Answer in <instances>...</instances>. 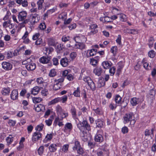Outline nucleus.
<instances>
[{
  "mask_svg": "<svg viewBox=\"0 0 156 156\" xmlns=\"http://www.w3.org/2000/svg\"><path fill=\"white\" fill-rule=\"evenodd\" d=\"M77 126L81 131L83 133H86L84 132L85 129L88 131L90 130V127L86 120H83L82 122H80L77 124Z\"/></svg>",
  "mask_w": 156,
  "mask_h": 156,
  "instance_id": "obj_1",
  "label": "nucleus"
},
{
  "mask_svg": "<svg viewBox=\"0 0 156 156\" xmlns=\"http://www.w3.org/2000/svg\"><path fill=\"white\" fill-rule=\"evenodd\" d=\"M123 119L124 122L125 123L130 122V124L133 125L135 122L134 115L133 113L130 112L126 114L123 117Z\"/></svg>",
  "mask_w": 156,
  "mask_h": 156,
  "instance_id": "obj_2",
  "label": "nucleus"
},
{
  "mask_svg": "<svg viewBox=\"0 0 156 156\" xmlns=\"http://www.w3.org/2000/svg\"><path fill=\"white\" fill-rule=\"evenodd\" d=\"M84 81L87 82L90 89L93 91L96 89L95 84L91 80L90 77L88 76H86L83 78Z\"/></svg>",
  "mask_w": 156,
  "mask_h": 156,
  "instance_id": "obj_3",
  "label": "nucleus"
},
{
  "mask_svg": "<svg viewBox=\"0 0 156 156\" xmlns=\"http://www.w3.org/2000/svg\"><path fill=\"white\" fill-rule=\"evenodd\" d=\"M27 16V13L25 11H21L19 13L18 18L19 21H22L25 19Z\"/></svg>",
  "mask_w": 156,
  "mask_h": 156,
  "instance_id": "obj_4",
  "label": "nucleus"
},
{
  "mask_svg": "<svg viewBox=\"0 0 156 156\" xmlns=\"http://www.w3.org/2000/svg\"><path fill=\"white\" fill-rule=\"evenodd\" d=\"M2 65L3 68L5 70H10L12 69V65L9 62H3L2 63Z\"/></svg>",
  "mask_w": 156,
  "mask_h": 156,
  "instance_id": "obj_5",
  "label": "nucleus"
},
{
  "mask_svg": "<svg viewBox=\"0 0 156 156\" xmlns=\"http://www.w3.org/2000/svg\"><path fill=\"white\" fill-rule=\"evenodd\" d=\"M70 61L69 59L66 57L62 58L60 61L61 65L63 67H66L69 65Z\"/></svg>",
  "mask_w": 156,
  "mask_h": 156,
  "instance_id": "obj_6",
  "label": "nucleus"
},
{
  "mask_svg": "<svg viewBox=\"0 0 156 156\" xmlns=\"http://www.w3.org/2000/svg\"><path fill=\"white\" fill-rule=\"evenodd\" d=\"M34 108L36 111L38 112L41 111H44L45 110V106L41 104L35 105Z\"/></svg>",
  "mask_w": 156,
  "mask_h": 156,
  "instance_id": "obj_7",
  "label": "nucleus"
},
{
  "mask_svg": "<svg viewBox=\"0 0 156 156\" xmlns=\"http://www.w3.org/2000/svg\"><path fill=\"white\" fill-rule=\"evenodd\" d=\"M11 98L12 100H14L18 99V92L17 90L16 89H14L11 92Z\"/></svg>",
  "mask_w": 156,
  "mask_h": 156,
  "instance_id": "obj_8",
  "label": "nucleus"
},
{
  "mask_svg": "<svg viewBox=\"0 0 156 156\" xmlns=\"http://www.w3.org/2000/svg\"><path fill=\"white\" fill-rule=\"evenodd\" d=\"M41 138V134L39 132H36L34 133L32 137V141H36L40 139Z\"/></svg>",
  "mask_w": 156,
  "mask_h": 156,
  "instance_id": "obj_9",
  "label": "nucleus"
},
{
  "mask_svg": "<svg viewBox=\"0 0 156 156\" xmlns=\"http://www.w3.org/2000/svg\"><path fill=\"white\" fill-rule=\"evenodd\" d=\"M74 47L76 49L83 50L85 48V45L83 43L78 42L75 44Z\"/></svg>",
  "mask_w": 156,
  "mask_h": 156,
  "instance_id": "obj_10",
  "label": "nucleus"
},
{
  "mask_svg": "<svg viewBox=\"0 0 156 156\" xmlns=\"http://www.w3.org/2000/svg\"><path fill=\"white\" fill-rule=\"evenodd\" d=\"M97 51V50L94 49H92L90 50H87V57H88L91 56H94L96 55Z\"/></svg>",
  "mask_w": 156,
  "mask_h": 156,
  "instance_id": "obj_11",
  "label": "nucleus"
},
{
  "mask_svg": "<svg viewBox=\"0 0 156 156\" xmlns=\"http://www.w3.org/2000/svg\"><path fill=\"white\" fill-rule=\"evenodd\" d=\"M93 73L98 76H100L102 73V70L100 67H97L95 68L94 70Z\"/></svg>",
  "mask_w": 156,
  "mask_h": 156,
  "instance_id": "obj_12",
  "label": "nucleus"
},
{
  "mask_svg": "<svg viewBox=\"0 0 156 156\" xmlns=\"http://www.w3.org/2000/svg\"><path fill=\"white\" fill-rule=\"evenodd\" d=\"M112 63L111 62L108 61H105L103 62L101 64L102 66L105 69H109L111 67Z\"/></svg>",
  "mask_w": 156,
  "mask_h": 156,
  "instance_id": "obj_13",
  "label": "nucleus"
},
{
  "mask_svg": "<svg viewBox=\"0 0 156 156\" xmlns=\"http://www.w3.org/2000/svg\"><path fill=\"white\" fill-rule=\"evenodd\" d=\"M51 58L49 56H43L41 57L40 59V62L42 63H47L50 60Z\"/></svg>",
  "mask_w": 156,
  "mask_h": 156,
  "instance_id": "obj_14",
  "label": "nucleus"
},
{
  "mask_svg": "<svg viewBox=\"0 0 156 156\" xmlns=\"http://www.w3.org/2000/svg\"><path fill=\"white\" fill-rule=\"evenodd\" d=\"M26 68L29 70H33L36 67V65L34 63H29L26 66Z\"/></svg>",
  "mask_w": 156,
  "mask_h": 156,
  "instance_id": "obj_15",
  "label": "nucleus"
},
{
  "mask_svg": "<svg viewBox=\"0 0 156 156\" xmlns=\"http://www.w3.org/2000/svg\"><path fill=\"white\" fill-rule=\"evenodd\" d=\"M39 15L37 14H33L32 16L31 22L34 23H37L39 20Z\"/></svg>",
  "mask_w": 156,
  "mask_h": 156,
  "instance_id": "obj_16",
  "label": "nucleus"
},
{
  "mask_svg": "<svg viewBox=\"0 0 156 156\" xmlns=\"http://www.w3.org/2000/svg\"><path fill=\"white\" fill-rule=\"evenodd\" d=\"M16 2L19 4L22 5L24 7H26L28 5V2L26 0H16Z\"/></svg>",
  "mask_w": 156,
  "mask_h": 156,
  "instance_id": "obj_17",
  "label": "nucleus"
},
{
  "mask_svg": "<svg viewBox=\"0 0 156 156\" xmlns=\"http://www.w3.org/2000/svg\"><path fill=\"white\" fill-rule=\"evenodd\" d=\"M60 101L61 99L59 97L56 98L49 101L48 103V105H54Z\"/></svg>",
  "mask_w": 156,
  "mask_h": 156,
  "instance_id": "obj_18",
  "label": "nucleus"
},
{
  "mask_svg": "<svg viewBox=\"0 0 156 156\" xmlns=\"http://www.w3.org/2000/svg\"><path fill=\"white\" fill-rule=\"evenodd\" d=\"M64 80L63 78L62 77L61 78L55 80L54 84L58 85L59 86H62V83Z\"/></svg>",
  "mask_w": 156,
  "mask_h": 156,
  "instance_id": "obj_19",
  "label": "nucleus"
},
{
  "mask_svg": "<svg viewBox=\"0 0 156 156\" xmlns=\"http://www.w3.org/2000/svg\"><path fill=\"white\" fill-rule=\"evenodd\" d=\"M57 146L55 144H51L49 147V151L51 152H54L57 149Z\"/></svg>",
  "mask_w": 156,
  "mask_h": 156,
  "instance_id": "obj_20",
  "label": "nucleus"
},
{
  "mask_svg": "<svg viewBox=\"0 0 156 156\" xmlns=\"http://www.w3.org/2000/svg\"><path fill=\"white\" fill-rule=\"evenodd\" d=\"M40 89L38 87L36 86L34 87L31 91V94L34 95L37 94L39 91Z\"/></svg>",
  "mask_w": 156,
  "mask_h": 156,
  "instance_id": "obj_21",
  "label": "nucleus"
},
{
  "mask_svg": "<svg viewBox=\"0 0 156 156\" xmlns=\"http://www.w3.org/2000/svg\"><path fill=\"white\" fill-rule=\"evenodd\" d=\"M105 85V82L103 78L100 79L98 82V87L100 88L104 86Z\"/></svg>",
  "mask_w": 156,
  "mask_h": 156,
  "instance_id": "obj_22",
  "label": "nucleus"
},
{
  "mask_svg": "<svg viewBox=\"0 0 156 156\" xmlns=\"http://www.w3.org/2000/svg\"><path fill=\"white\" fill-rule=\"evenodd\" d=\"M95 140L96 141L98 142H102L103 140V137L101 134L97 135L95 138Z\"/></svg>",
  "mask_w": 156,
  "mask_h": 156,
  "instance_id": "obj_23",
  "label": "nucleus"
},
{
  "mask_svg": "<svg viewBox=\"0 0 156 156\" xmlns=\"http://www.w3.org/2000/svg\"><path fill=\"white\" fill-rule=\"evenodd\" d=\"M130 102L133 106H135L139 103V99L136 98H133Z\"/></svg>",
  "mask_w": 156,
  "mask_h": 156,
  "instance_id": "obj_24",
  "label": "nucleus"
},
{
  "mask_svg": "<svg viewBox=\"0 0 156 156\" xmlns=\"http://www.w3.org/2000/svg\"><path fill=\"white\" fill-rule=\"evenodd\" d=\"M10 90L9 87L4 88L2 91V93L4 95H8Z\"/></svg>",
  "mask_w": 156,
  "mask_h": 156,
  "instance_id": "obj_25",
  "label": "nucleus"
},
{
  "mask_svg": "<svg viewBox=\"0 0 156 156\" xmlns=\"http://www.w3.org/2000/svg\"><path fill=\"white\" fill-rule=\"evenodd\" d=\"M44 2V0H39L37 2V5H38V9L41 10L42 9L43 7V4Z\"/></svg>",
  "mask_w": 156,
  "mask_h": 156,
  "instance_id": "obj_26",
  "label": "nucleus"
},
{
  "mask_svg": "<svg viewBox=\"0 0 156 156\" xmlns=\"http://www.w3.org/2000/svg\"><path fill=\"white\" fill-rule=\"evenodd\" d=\"M81 147L80 143L77 140H75V146L73 147V149L74 151L76 150L78 148Z\"/></svg>",
  "mask_w": 156,
  "mask_h": 156,
  "instance_id": "obj_27",
  "label": "nucleus"
},
{
  "mask_svg": "<svg viewBox=\"0 0 156 156\" xmlns=\"http://www.w3.org/2000/svg\"><path fill=\"white\" fill-rule=\"evenodd\" d=\"M71 112L72 115V117L75 118L76 116V109L74 106H72L71 109Z\"/></svg>",
  "mask_w": 156,
  "mask_h": 156,
  "instance_id": "obj_28",
  "label": "nucleus"
},
{
  "mask_svg": "<svg viewBox=\"0 0 156 156\" xmlns=\"http://www.w3.org/2000/svg\"><path fill=\"white\" fill-rule=\"evenodd\" d=\"M32 100L34 103H37L40 102L42 99L39 97H34L32 98Z\"/></svg>",
  "mask_w": 156,
  "mask_h": 156,
  "instance_id": "obj_29",
  "label": "nucleus"
},
{
  "mask_svg": "<svg viewBox=\"0 0 156 156\" xmlns=\"http://www.w3.org/2000/svg\"><path fill=\"white\" fill-rule=\"evenodd\" d=\"M154 41V39L153 37H151L149 39L148 44L150 48L153 46Z\"/></svg>",
  "mask_w": 156,
  "mask_h": 156,
  "instance_id": "obj_30",
  "label": "nucleus"
},
{
  "mask_svg": "<svg viewBox=\"0 0 156 156\" xmlns=\"http://www.w3.org/2000/svg\"><path fill=\"white\" fill-rule=\"evenodd\" d=\"M56 109L58 115V114L60 115L63 112L62 107L59 105H58L56 106Z\"/></svg>",
  "mask_w": 156,
  "mask_h": 156,
  "instance_id": "obj_31",
  "label": "nucleus"
},
{
  "mask_svg": "<svg viewBox=\"0 0 156 156\" xmlns=\"http://www.w3.org/2000/svg\"><path fill=\"white\" fill-rule=\"evenodd\" d=\"M6 140L7 143L10 144L13 140V137L11 135H9V137L6 138Z\"/></svg>",
  "mask_w": 156,
  "mask_h": 156,
  "instance_id": "obj_32",
  "label": "nucleus"
},
{
  "mask_svg": "<svg viewBox=\"0 0 156 156\" xmlns=\"http://www.w3.org/2000/svg\"><path fill=\"white\" fill-rule=\"evenodd\" d=\"M117 50L118 48L116 46L112 47L111 49V51L112 53L114 55H115L116 54Z\"/></svg>",
  "mask_w": 156,
  "mask_h": 156,
  "instance_id": "obj_33",
  "label": "nucleus"
},
{
  "mask_svg": "<svg viewBox=\"0 0 156 156\" xmlns=\"http://www.w3.org/2000/svg\"><path fill=\"white\" fill-rule=\"evenodd\" d=\"M118 15H120V20L122 21H125L126 20V15L123 14H121L119 15L118 14Z\"/></svg>",
  "mask_w": 156,
  "mask_h": 156,
  "instance_id": "obj_34",
  "label": "nucleus"
},
{
  "mask_svg": "<svg viewBox=\"0 0 156 156\" xmlns=\"http://www.w3.org/2000/svg\"><path fill=\"white\" fill-rule=\"evenodd\" d=\"M118 67L117 71H120L124 67V64L122 62H120L118 63Z\"/></svg>",
  "mask_w": 156,
  "mask_h": 156,
  "instance_id": "obj_35",
  "label": "nucleus"
},
{
  "mask_svg": "<svg viewBox=\"0 0 156 156\" xmlns=\"http://www.w3.org/2000/svg\"><path fill=\"white\" fill-rule=\"evenodd\" d=\"M122 98L119 95H116L115 98V102L117 103H120L121 101Z\"/></svg>",
  "mask_w": 156,
  "mask_h": 156,
  "instance_id": "obj_36",
  "label": "nucleus"
},
{
  "mask_svg": "<svg viewBox=\"0 0 156 156\" xmlns=\"http://www.w3.org/2000/svg\"><path fill=\"white\" fill-rule=\"evenodd\" d=\"M56 72L55 69H52L51 70L49 74V75L51 77H53L56 75Z\"/></svg>",
  "mask_w": 156,
  "mask_h": 156,
  "instance_id": "obj_37",
  "label": "nucleus"
},
{
  "mask_svg": "<svg viewBox=\"0 0 156 156\" xmlns=\"http://www.w3.org/2000/svg\"><path fill=\"white\" fill-rule=\"evenodd\" d=\"M44 125L42 124H41L37 125L36 127V130L38 131L39 132L41 131L44 127Z\"/></svg>",
  "mask_w": 156,
  "mask_h": 156,
  "instance_id": "obj_38",
  "label": "nucleus"
},
{
  "mask_svg": "<svg viewBox=\"0 0 156 156\" xmlns=\"http://www.w3.org/2000/svg\"><path fill=\"white\" fill-rule=\"evenodd\" d=\"M73 95L76 97H79L80 96V92L79 88L78 87L73 92Z\"/></svg>",
  "mask_w": 156,
  "mask_h": 156,
  "instance_id": "obj_39",
  "label": "nucleus"
},
{
  "mask_svg": "<svg viewBox=\"0 0 156 156\" xmlns=\"http://www.w3.org/2000/svg\"><path fill=\"white\" fill-rule=\"evenodd\" d=\"M44 147L43 146H41L38 149V152L39 155H42L44 152Z\"/></svg>",
  "mask_w": 156,
  "mask_h": 156,
  "instance_id": "obj_40",
  "label": "nucleus"
},
{
  "mask_svg": "<svg viewBox=\"0 0 156 156\" xmlns=\"http://www.w3.org/2000/svg\"><path fill=\"white\" fill-rule=\"evenodd\" d=\"M36 82L38 84H43L44 83V80L43 78L39 77L37 78Z\"/></svg>",
  "mask_w": 156,
  "mask_h": 156,
  "instance_id": "obj_41",
  "label": "nucleus"
},
{
  "mask_svg": "<svg viewBox=\"0 0 156 156\" xmlns=\"http://www.w3.org/2000/svg\"><path fill=\"white\" fill-rule=\"evenodd\" d=\"M98 63V60L92 58L90 59V63L92 65L95 66Z\"/></svg>",
  "mask_w": 156,
  "mask_h": 156,
  "instance_id": "obj_42",
  "label": "nucleus"
},
{
  "mask_svg": "<svg viewBox=\"0 0 156 156\" xmlns=\"http://www.w3.org/2000/svg\"><path fill=\"white\" fill-rule=\"evenodd\" d=\"M155 52L153 50H151L149 52L148 55L151 58H154L155 56Z\"/></svg>",
  "mask_w": 156,
  "mask_h": 156,
  "instance_id": "obj_43",
  "label": "nucleus"
},
{
  "mask_svg": "<svg viewBox=\"0 0 156 156\" xmlns=\"http://www.w3.org/2000/svg\"><path fill=\"white\" fill-rule=\"evenodd\" d=\"M69 39L70 37L69 36H66L65 35L63 36L62 38V41L65 42L69 41Z\"/></svg>",
  "mask_w": 156,
  "mask_h": 156,
  "instance_id": "obj_44",
  "label": "nucleus"
},
{
  "mask_svg": "<svg viewBox=\"0 0 156 156\" xmlns=\"http://www.w3.org/2000/svg\"><path fill=\"white\" fill-rule=\"evenodd\" d=\"M58 116L61 118V119H62L63 118H66L68 115L67 113H65L62 112V113L60 115H58Z\"/></svg>",
  "mask_w": 156,
  "mask_h": 156,
  "instance_id": "obj_45",
  "label": "nucleus"
},
{
  "mask_svg": "<svg viewBox=\"0 0 156 156\" xmlns=\"http://www.w3.org/2000/svg\"><path fill=\"white\" fill-rule=\"evenodd\" d=\"M8 123L9 126H13L15 125L16 123V121L12 120H9Z\"/></svg>",
  "mask_w": 156,
  "mask_h": 156,
  "instance_id": "obj_46",
  "label": "nucleus"
},
{
  "mask_svg": "<svg viewBox=\"0 0 156 156\" xmlns=\"http://www.w3.org/2000/svg\"><path fill=\"white\" fill-rule=\"evenodd\" d=\"M104 125V122L100 121H98L96 123L97 127L98 128H101Z\"/></svg>",
  "mask_w": 156,
  "mask_h": 156,
  "instance_id": "obj_47",
  "label": "nucleus"
},
{
  "mask_svg": "<svg viewBox=\"0 0 156 156\" xmlns=\"http://www.w3.org/2000/svg\"><path fill=\"white\" fill-rule=\"evenodd\" d=\"M53 134L52 133L48 134L46 136L45 138L47 140H51L52 138Z\"/></svg>",
  "mask_w": 156,
  "mask_h": 156,
  "instance_id": "obj_48",
  "label": "nucleus"
},
{
  "mask_svg": "<svg viewBox=\"0 0 156 156\" xmlns=\"http://www.w3.org/2000/svg\"><path fill=\"white\" fill-rule=\"evenodd\" d=\"M69 147V145L67 144L63 146L62 151L65 152H67Z\"/></svg>",
  "mask_w": 156,
  "mask_h": 156,
  "instance_id": "obj_49",
  "label": "nucleus"
},
{
  "mask_svg": "<svg viewBox=\"0 0 156 156\" xmlns=\"http://www.w3.org/2000/svg\"><path fill=\"white\" fill-rule=\"evenodd\" d=\"M65 128H67L69 129H71L72 128V125L71 123L68 122L65 125Z\"/></svg>",
  "mask_w": 156,
  "mask_h": 156,
  "instance_id": "obj_50",
  "label": "nucleus"
},
{
  "mask_svg": "<svg viewBox=\"0 0 156 156\" xmlns=\"http://www.w3.org/2000/svg\"><path fill=\"white\" fill-rule=\"evenodd\" d=\"M76 150H77V153L80 154H82L84 152L83 148L81 147L78 148Z\"/></svg>",
  "mask_w": 156,
  "mask_h": 156,
  "instance_id": "obj_51",
  "label": "nucleus"
},
{
  "mask_svg": "<svg viewBox=\"0 0 156 156\" xmlns=\"http://www.w3.org/2000/svg\"><path fill=\"white\" fill-rule=\"evenodd\" d=\"M77 54L75 52H72L70 55V57L72 60L74 59L76 56Z\"/></svg>",
  "mask_w": 156,
  "mask_h": 156,
  "instance_id": "obj_52",
  "label": "nucleus"
},
{
  "mask_svg": "<svg viewBox=\"0 0 156 156\" xmlns=\"http://www.w3.org/2000/svg\"><path fill=\"white\" fill-rule=\"evenodd\" d=\"M41 93L43 96H46L48 94V90L47 89H44L42 90Z\"/></svg>",
  "mask_w": 156,
  "mask_h": 156,
  "instance_id": "obj_53",
  "label": "nucleus"
},
{
  "mask_svg": "<svg viewBox=\"0 0 156 156\" xmlns=\"http://www.w3.org/2000/svg\"><path fill=\"white\" fill-rule=\"evenodd\" d=\"M121 37L120 35H119L118 36V37L116 39V42L119 45H121Z\"/></svg>",
  "mask_w": 156,
  "mask_h": 156,
  "instance_id": "obj_54",
  "label": "nucleus"
},
{
  "mask_svg": "<svg viewBox=\"0 0 156 156\" xmlns=\"http://www.w3.org/2000/svg\"><path fill=\"white\" fill-rule=\"evenodd\" d=\"M52 61L54 65L57 66L58 64V61L57 58H54L53 59Z\"/></svg>",
  "mask_w": 156,
  "mask_h": 156,
  "instance_id": "obj_55",
  "label": "nucleus"
},
{
  "mask_svg": "<svg viewBox=\"0 0 156 156\" xmlns=\"http://www.w3.org/2000/svg\"><path fill=\"white\" fill-rule=\"evenodd\" d=\"M61 101H62V103H65L67 99V97L66 95H64L62 97L60 98Z\"/></svg>",
  "mask_w": 156,
  "mask_h": 156,
  "instance_id": "obj_56",
  "label": "nucleus"
},
{
  "mask_svg": "<svg viewBox=\"0 0 156 156\" xmlns=\"http://www.w3.org/2000/svg\"><path fill=\"white\" fill-rule=\"evenodd\" d=\"M144 67L146 69L149 70L151 69V66H148L149 64L147 62H144L143 63Z\"/></svg>",
  "mask_w": 156,
  "mask_h": 156,
  "instance_id": "obj_57",
  "label": "nucleus"
},
{
  "mask_svg": "<svg viewBox=\"0 0 156 156\" xmlns=\"http://www.w3.org/2000/svg\"><path fill=\"white\" fill-rule=\"evenodd\" d=\"M39 27L41 29L44 30L45 29L46 27L44 23H42L40 24Z\"/></svg>",
  "mask_w": 156,
  "mask_h": 156,
  "instance_id": "obj_58",
  "label": "nucleus"
},
{
  "mask_svg": "<svg viewBox=\"0 0 156 156\" xmlns=\"http://www.w3.org/2000/svg\"><path fill=\"white\" fill-rule=\"evenodd\" d=\"M111 17L108 16H105L104 17V22H112Z\"/></svg>",
  "mask_w": 156,
  "mask_h": 156,
  "instance_id": "obj_59",
  "label": "nucleus"
},
{
  "mask_svg": "<svg viewBox=\"0 0 156 156\" xmlns=\"http://www.w3.org/2000/svg\"><path fill=\"white\" fill-rule=\"evenodd\" d=\"M61 87L62 86H59L58 85L54 84L53 87V89L55 90H57L59 89H60Z\"/></svg>",
  "mask_w": 156,
  "mask_h": 156,
  "instance_id": "obj_60",
  "label": "nucleus"
},
{
  "mask_svg": "<svg viewBox=\"0 0 156 156\" xmlns=\"http://www.w3.org/2000/svg\"><path fill=\"white\" fill-rule=\"evenodd\" d=\"M122 131L123 133H126L128 132V129L127 127L125 126L122 128Z\"/></svg>",
  "mask_w": 156,
  "mask_h": 156,
  "instance_id": "obj_61",
  "label": "nucleus"
},
{
  "mask_svg": "<svg viewBox=\"0 0 156 156\" xmlns=\"http://www.w3.org/2000/svg\"><path fill=\"white\" fill-rule=\"evenodd\" d=\"M73 75L70 74H68L67 76V79L69 81H72L73 79Z\"/></svg>",
  "mask_w": 156,
  "mask_h": 156,
  "instance_id": "obj_62",
  "label": "nucleus"
},
{
  "mask_svg": "<svg viewBox=\"0 0 156 156\" xmlns=\"http://www.w3.org/2000/svg\"><path fill=\"white\" fill-rule=\"evenodd\" d=\"M76 24L75 23H73L71 24L70 26H68L70 30H72L73 29L75 28L76 27Z\"/></svg>",
  "mask_w": 156,
  "mask_h": 156,
  "instance_id": "obj_63",
  "label": "nucleus"
},
{
  "mask_svg": "<svg viewBox=\"0 0 156 156\" xmlns=\"http://www.w3.org/2000/svg\"><path fill=\"white\" fill-rule=\"evenodd\" d=\"M42 42V40L41 38H39L36 41L35 44L37 45H40Z\"/></svg>",
  "mask_w": 156,
  "mask_h": 156,
  "instance_id": "obj_64",
  "label": "nucleus"
}]
</instances>
